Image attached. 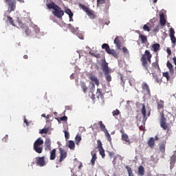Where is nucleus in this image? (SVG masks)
<instances>
[{
	"instance_id": "1",
	"label": "nucleus",
	"mask_w": 176,
	"mask_h": 176,
	"mask_svg": "<svg viewBox=\"0 0 176 176\" xmlns=\"http://www.w3.org/2000/svg\"><path fill=\"white\" fill-rule=\"evenodd\" d=\"M46 6L48 9H53L52 14L55 17L63 19V16H64V10H62L60 6H57L54 2L47 3Z\"/></svg>"
},
{
	"instance_id": "2",
	"label": "nucleus",
	"mask_w": 176,
	"mask_h": 176,
	"mask_svg": "<svg viewBox=\"0 0 176 176\" xmlns=\"http://www.w3.org/2000/svg\"><path fill=\"white\" fill-rule=\"evenodd\" d=\"M152 58V54H151V52L148 50H146L144 52V54L142 56L140 60L142 61V65L144 67V69L146 71H148V68L149 67L148 64H151L152 63L151 60Z\"/></svg>"
},
{
	"instance_id": "3",
	"label": "nucleus",
	"mask_w": 176,
	"mask_h": 176,
	"mask_svg": "<svg viewBox=\"0 0 176 176\" xmlns=\"http://www.w3.org/2000/svg\"><path fill=\"white\" fill-rule=\"evenodd\" d=\"M41 145H43V140L42 138H38L34 143L33 149L36 152V153H42L43 151V147L41 146Z\"/></svg>"
},
{
	"instance_id": "4",
	"label": "nucleus",
	"mask_w": 176,
	"mask_h": 176,
	"mask_svg": "<svg viewBox=\"0 0 176 176\" xmlns=\"http://www.w3.org/2000/svg\"><path fill=\"white\" fill-rule=\"evenodd\" d=\"M78 6L80 8H81V9H82L83 11L85 12V13H87V16H89L90 19H91L92 20H94V19H96V15L94 14V12L93 10H91L84 4L79 3Z\"/></svg>"
},
{
	"instance_id": "5",
	"label": "nucleus",
	"mask_w": 176,
	"mask_h": 176,
	"mask_svg": "<svg viewBox=\"0 0 176 176\" xmlns=\"http://www.w3.org/2000/svg\"><path fill=\"white\" fill-rule=\"evenodd\" d=\"M6 3H7L8 6V12L9 13H12V12H14L16 9V0H4Z\"/></svg>"
},
{
	"instance_id": "6",
	"label": "nucleus",
	"mask_w": 176,
	"mask_h": 176,
	"mask_svg": "<svg viewBox=\"0 0 176 176\" xmlns=\"http://www.w3.org/2000/svg\"><path fill=\"white\" fill-rule=\"evenodd\" d=\"M36 160L37 166H39L40 167H43L46 166V161H45V157H36Z\"/></svg>"
},
{
	"instance_id": "7",
	"label": "nucleus",
	"mask_w": 176,
	"mask_h": 176,
	"mask_svg": "<svg viewBox=\"0 0 176 176\" xmlns=\"http://www.w3.org/2000/svg\"><path fill=\"white\" fill-rule=\"evenodd\" d=\"M120 133L122 134L121 138L124 142L127 144H131V141H130V138H129V135L124 133V129H121Z\"/></svg>"
},
{
	"instance_id": "8",
	"label": "nucleus",
	"mask_w": 176,
	"mask_h": 176,
	"mask_svg": "<svg viewBox=\"0 0 176 176\" xmlns=\"http://www.w3.org/2000/svg\"><path fill=\"white\" fill-rule=\"evenodd\" d=\"M101 67L104 74L111 72V70L109 69V67H108V63H107V60H105V59L102 60Z\"/></svg>"
},
{
	"instance_id": "9",
	"label": "nucleus",
	"mask_w": 176,
	"mask_h": 176,
	"mask_svg": "<svg viewBox=\"0 0 176 176\" xmlns=\"http://www.w3.org/2000/svg\"><path fill=\"white\" fill-rule=\"evenodd\" d=\"M19 25L21 28L24 30V32L25 33L27 36H28V35H30V34H31V30H30V28H28V27L25 23L19 22Z\"/></svg>"
},
{
	"instance_id": "10",
	"label": "nucleus",
	"mask_w": 176,
	"mask_h": 176,
	"mask_svg": "<svg viewBox=\"0 0 176 176\" xmlns=\"http://www.w3.org/2000/svg\"><path fill=\"white\" fill-rule=\"evenodd\" d=\"M142 88L145 94L151 96V89H149V86H148V84H146V82H143L142 84Z\"/></svg>"
},
{
	"instance_id": "11",
	"label": "nucleus",
	"mask_w": 176,
	"mask_h": 176,
	"mask_svg": "<svg viewBox=\"0 0 176 176\" xmlns=\"http://www.w3.org/2000/svg\"><path fill=\"white\" fill-rule=\"evenodd\" d=\"M59 152H60V159H59V163H61L64 159L67 157V151L63 149L62 148H59Z\"/></svg>"
},
{
	"instance_id": "12",
	"label": "nucleus",
	"mask_w": 176,
	"mask_h": 176,
	"mask_svg": "<svg viewBox=\"0 0 176 176\" xmlns=\"http://www.w3.org/2000/svg\"><path fill=\"white\" fill-rule=\"evenodd\" d=\"M52 141L47 138L45 142V151H50L52 149Z\"/></svg>"
},
{
	"instance_id": "13",
	"label": "nucleus",
	"mask_w": 176,
	"mask_h": 176,
	"mask_svg": "<svg viewBox=\"0 0 176 176\" xmlns=\"http://www.w3.org/2000/svg\"><path fill=\"white\" fill-rule=\"evenodd\" d=\"M89 79H90V80H91V82H94L95 85H96V86H99L100 85V80H98V78H97V76H94V75H91L89 77Z\"/></svg>"
},
{
	"instance_id": "14",
	"label": "nucleus",
	"mask_w": 176,
	"mask_h": 176,
	"mask_svg": "<svg viewBox=\"0 0 176 176\" xmlns=\"http://www.w3.org/2000/svg\"><path fill=\"white\" fill-rule=\"evenodd\" d=\"M91 155L92 156V158L91 160V163L92 166H94V164H96V160H97V154L96 153V152L92 151L91 153Z\"/></svg>"
},
{
	"instance_id": "15",
	"label": "nucleus",
	"mask_w": 176,
	"mask_h": 176,
	"mask_svg": "<svg viewBox=\"0 0 176 176\" xmlns=\"http://www.w3.org/2000/svg\"><path fill=\"white\" fill-rule=\"evenodd\" d=\"M138 174L140 176H144L145 175V168H144L142 165H140L138 167Z\"/></svg>"
},
{
	"instance_id": "16",
	"label": "nucleus",
	"mask_w": 176,
	"mask_h": 176,
	"mask_svg": "<svg viewBox=\"0 0 176 176\" xmlns=\"http://www.w3.org/2000/svg\"><path fill=\"white\" fill-rule=\"evenodd\" d=\"M166 67L169 69V72L170 74H174V66H173V64L170 63V60H168L166 63Z\"/></svg>"
},
{
	"instance_id": "17",
	"label": "nucleus",
	"mask_w": 176,
	"mask_h": 176,
	"mask_svg": "<svg viewBox=\"0 0 176 176\" xmlns=\"http://www.w3.org/2000/svg\"><path fill=\"white\" fill-rule=\"evenodd\" d=\"M148 145L149 148L153 149V148H155V138H151L148 141Z\"/></svg>"
},
{
	"instance_id": "18",
	"label": "nucleus",
	"mask_w": 176,
	"mask_h": 176,
	"mask_svg": "<svg viewBox=\"0 0 176 176\" xmlns=\"http://www.w3.org/2000/svg\"><path fill=\"white\" fill-rule=\"evenodd\" d=\"M160 23L161 25H166V18L164 17V14H160Z\"/></svg>"
},
{
	"instance_id": "19",
	"label": "nucleus",
	"mask_w": 176,
	"mask_h": 176,
	"mask_svg": "<svg viewBox=\"0 0 176 176\" xmlns=\"http://www.w3.org/2000/svg\"><path fill=\"white\" fill-rule=\"evenodd\" d=\"M159 146H160V151L161 152V153H165V152H166V142H162V143H160Z\"/></svg>"
},
{
	"instance_id": "20",
	"label": "nucleus",
	"mask_w": 176,
	"mask_h": 176,
	"mask_svg": "<svg viewBox=\"0 0 176 176\" xmlns=\"http://www.w3.org/2000/svg\"><path fill=\"white\" fill-rule=\"evenodd\" d=\"M108 54H111L113 57L115 58H118L119 57V53H118L115 50H109Z\"/></svg>"
},
{
	"instance_id": "21",
	"label": "nucleus",
	"mask_w": 176,
	"mask_h": 176,
	"mask_svg": "<svg viewBox=\"0 0 176 176\" xmlns=\"http://www.w3.org/2000/svg\"><path fill=\"white\" fill-rule=\"evenodd\" d=\"M151 50L154 51L155 53H156V52H157L158 50H160V44H159V43L153 44V45L151 46Z\"/></svg>"
},
{
	"instance_id": "22",
	"label": "nucleus",
	"mask_w": 176,
	"mask_h": 176,
	"mask_svg": "<svg viewBox=\"0 0 176 176\" xmlns=\"http://www.w3.org/2000/svg\"><path fill=\"white\" fill-rule=\"evenodd\" d=\"M97 98H104V94L102 93V89H98L96 91Z\"/></svg>"
},
{
	"instance_id": "23",
	"label": "nucleus",
	"mask_w": 176,
	"mask_h": 176,
	"mask_svg": "<svg viewBox=\"0 0 176 176\" xmlns=\"http://www.w3.org/2000/svg\"><path fill=\"white\" fill-rule=\"evenodd\" d=\"M157 109H163L164 108V101L163 100H157Z\"/></svg>"
},
{
	"instance_id": "24",
	"label": "nucleus",
	"mask_w": 176,
	"mask_h": 176,
	"mask_svg": "<svg viewBox=\"0 0 176 176\" xmlns=\"http://www.w3.org/2000/svg\"><path fill=\"white\" fill-rule=\"evenodd\" d=\"M114 43L116 45L118 49L120 50L122 47V43H120V40H119V37H116L114 40Z\"/></svg>"
},
{
	"instance_id": "25",
	"label": "nucleus",
	"mask_w": 176,
	"mask_h": 176,
	"mask_svg": "<svg viewBox=\"0 0 176 176\" xmlns=\"http://www.w3.org/2000/svg\"><path fill=\"white\" fill-rule=\"evenodd\" d=\"M160 126L163 130H166V131H170V127H168V124L167 122H164L160 124Z\"/></svg>"
},
{
	"instance_id": "26",
	"label": "nucleus",
	"mask_w": 176,
	"mask_h": 176,
	"mask_svg": "<svg viewBox=\"0 0 176 176\" xmlns=\"http://www.w3.org/2000/svg\"><path fill=\"white\" fill-rule=\"evenodd\" d=\"M98 124L102 131H104V133H107V131H108V130H107V128L105 127V125L102 123V121H99Z\"/></svg>"
},
{
	"instance_id": "27",
	"label": "nucleus",
	"mask_w": 176,
	"mask_h": 176,
	"mask_svg": "<svg viewBox=\"0 0 176 176\" xmlns=\"http://www.w3.org/2000/svg\"><path fill=\"white\" fill-rule=\"evenodd\" d=\"M104 78L107 82H111L112 80V77L111 76V72L104 73Z\"/></svg>"
},
{
	"instance_id": "28",
	"label": "nucleus",
	"mask_w": 176,
	"mask_h": 176,
	"mask_svg": "<svg viewBox=\"0 0 176 176\" xmlns=\"http://www.w3.org/2000/svg\"><path fill=\"white\" fill-rule=\"evenodd\" d=\"M139 38L141 39L142 43H146V42H148V38L144 34H140Z\"/></svg>"
},
{
	"instance_id": "29",
	"label": "nucleus",
	"mask_w": 176,
	"mask_h": 176,
	"mask_svg": "<svg viewBox=\"0 0 176 176\" xmlns=\"http://www.w3.org/2000/svg\"><path fill=\"white\" fill-rule=\"evenodd\" d=\"M50 160H54L56 159V148L52 149L50 152Z\"/></svg>"
},
{
	"instance_id": "30",
	"label": "nucleus",
	"mask_w": 176,
	"mask_h": 176,
	"mask_svg": "<svg viewBox=\"0 0 176 176\" xmlns=\"http://www.w3.org/2000/svg\"><path fill=\"white\" fill-rule=\"evenodd\" d=\"M141 113L142 115L143 116L144 119H145V118H146V109H145V104H142Z\"/></svg>"
},
{
	"instance_id": "31",
	"label": "nucleus",
	"mask_w": 176,
	"mask_h": 176,
	"mask_svg": "<svg viewBox=\"0 0 176 176\" xmlns=\"http://www.w3.org/2000/svg\"><path fill=\"white\" fill-rule=\"evenodd\" d=\"M65 12L66 13V14H68L69 19H71L72 17H74V13L72 12L71 9L69 8L65 9Z\"/></svg>"
},
{
	"instance_id": "32",
	"label": "nucleus",
	"mask_w": 176,
	"mask_h": 176,
	"mask_svg": "<svg viewBox=\"0 0 176 176\" xmlns=\"http://www.w3.org/2000/svg\"><path fill=\"white\" fill-rule=\"evenodd\" d=\"M126 169L128 171V175L129 176H134V173H133V169L129 166H125Z\"/></svg>"
},
{
	"instance_id": "33",
	"label": "nucleus",
	"mask_w": 176,
	"mask_h": 176,
	"mask_svg": "<svg viewBox=\"0 0 176 176\" xmlns=\"http://www.w3.org/2000/svg\"><path fill=\"white\" fill-rule=\"evenodd\" d=\"M160 115H161V118H160V124H162L163 123H166V117H164V113H161Z\"/></svg>"
},
{
	"instance_id": "34",
	"label": "nucleus",
	"mask_w": 176,
	"mask_h": 176,
	"mask_svg": "<svg viewBox=\"0 0 176 176\" xmlns=\"http://www.w3.org/2000/svg\"><path fill=\"white\" fill-rule=\"evenodd\" d=\"M102 49H104V50L107 52V53H108L109 51L111 50V48H109V45H108L107 43L102 44Z\"/></svg>"
},
{
	"instance_id": "35",
	"label": "nucleus",
	"mask_w": 176,
	"mask_h": 176,
	"mask_svg": "<svg viewBox=\"0 0 176 176\" xmlns=\"http://www.w3.org/2000/svg\"><path fill=\"white\" fill-rule=\"evenodd\" d=\"M80 87L82 89L83 93H86L87 91V86H86V84L85 82H82L80 84Z\"/></svg>"
},
{
	"instance_id": "36",
	"label": "nucleus",
	"mask_w": 176,
	"mask_h": 176,
	"mask_svg": "<svg viewBox=\"0 0 176 176\" xmlns=\"http://www.w3.org/2000/svg\"><path fill=\"white\" fill-rule=\"evenodd\" d=\"M104 135L107 140L109 141V142H112V138H111V135L109 134V133H108V131L104 132Z\"/></svg>"
},
{
	"instance_id": "37",
	"label": "nucleus",
	"mask_w": 176,
	"mask_h": 176,
	"mask_svg": "<svg viewBox=\"0 0 176 176\" xmlns=\"http://www.w3.org/2000/svg\"><path fill=\"white\" fill-rule=\"evenodd\" d=\"M89 54H90L91 56H93L94 57H96V58H100V57H101L100 54H96L92 52L91 51L89 52Z\"/></svg>"
},
{
	"instance_id": "38",
	"label": "nucleus",
	"mask_w": 176,
	"mask_h": 176,
	"mask_svg": "<svg viewBox=\"0 0 176 176\" xmlns=\"http://www.w3.org/2000/svg\"><path fill=\"white\" fill-rule=\"evenodd\" d=\"M69 149H75V142L74 141L70 140L69 141Z\"/></svg>"
},
{
	"instance_id": "39",
	"label": "nucleus",
	"mask_w": 176,
	"mask_h": 176,
	"mask_svg": "<svg viewBox=\"0 0 176 176\" xmlns=\"http://www.w3.org/2000/svg\"><path fill=\"white\" fill-rule=\"evenodd\" d=\"M148 24H149V23H148L147 24H145L143 26V30H144V31H146L147 32H149L151 31V27H149V25H148Z\"/></svg>"
},
{
	"instance_id": "40",
	"label": "nucleus",
	"mask_w": 176,
	"mask_h": 176,
	"mask_svg": "<svg viewBox=\"0 0 176 176\" xmlns=\"http://www.w3.org/2000/svg\"><path fill=\"white\" fill-rule=\"evenodd\" d=\"M7 19H8V21L10 22V23L11 24V25H13L14 27L16 26V25L14 24V21H13V18L8 16Z\"/></svg>"
},
{
	"instance_id": "41",
	"label": "nucleus",
	"mask_w": 176,
	"mask_h": 176,
	"mask_svg": "<svg viewBox=\"0 0 176 176\" xmlns=\"http://www.w3.org/2000/svg\"><path fill=\"white\" fill-rule=\"evenodd\" d=\"M176 162V155L174 154L171 157H170V164H175Z\"/></svg>"
},
{
	"instance_id": "42",
	"label": "nucleus",
	"mask_w": 176,
	"mask_h": 176,
	"mask_svg": "<svg viewBox=\"0 0 176 176\" xmlns=\"http://www.w3.org/2000/svg\"><path fill=\"white\" fill-rule=\"evenodd\" d=\"M39 133L40 134H47L49 133V128L43 129Z\"/></svg>"
},
{
	"instance_id": "43",
	"label": "nucleus",
	"mask_w": 176,
	"mask_h": 176,
	"mask_svg": "<svg viewBox=\"0 0 176 176\" xmlns=\"http://www.w3.org/2000/svg\"><path fill=\"white\" fill-rule=\"evenodd\" d=\"M99 153L102 159H104V157H105V150H104V148H100L99 149Z\"/></svg>"
},
{
	"instance_id": "44",
	"label": "nucleus",
	"mask_w": 176,
	"mask_h": 176,
	"mask_svg": "<svg viewBox=\"0 0 176 176\" xmlns=\"http://www.w3.org/2000/svg\"><path fill=\"white\" fill-rule=\"evenodd\" d=\"M153 67L154 68H157V69H160V67H159V61L156 60L155 62L152 63Z\"/></svg>"
},
{
	"instance_id": "45",
	"label": "nucleus",
	"mask_w": 176,
	"mask_h": 176,
	"mask_svg": "<svg viewBox=\"0 0 176 176\" xmlns=\"http://www.w3.org/2000/svg\"><path fill=\"white\" fill-rule=\"evenodd\" d=\"M162 75L164 78L167 79V80H170V74H168V72H164Z\"/></svg>"
},
{
	"instance_id": "46",
	"label": "nucleus",
	"mask_w": 176,
	"mask_h": 176,
	"mask_svg": "<svg viewBox=\"0 0 176 176\" xmlns=\"http://www.w3.org/2000/svg\"><path fill=\"white\" fill-rule=\"evenodd\" d=\"M98 143V149H103L104 148H102V143L101 142V140H98L97 141Z\"/></svg>"
},
{
	"instance_id": "47",
	"label": "nucleus",
	"mask_w": 176,
	"mask_h": 176,
	"mask_svg": "<svg viewBox=\"0 0 176 176\" xmlns=\"http://www.w3.org/2000/svg\"><path fill=\"white\" fill-rule=\"evenodd\" d=\"M120 113V111L118 109H116L112 112L113 116H118Z\"/></svg>"
},
{
	"instance_id": "48",
	"label": "nucleus",
	"mask_w": 176,
	"mask_h": 176,
	"mask_svg": "<svg viewBox=\"0 0 176 176\" xmlns=\"http://www.w3.org/2000/svg\"><path fill=\"white\" fill-rule=\"evenodd\" d=\"M105 3V0H97V6H100V5H104Z\"/></svg>"
},
{
	"instance_id": "49",
	"label": "nucleus",
	"mask_w": 176,
	"mask_h": 176,
	"mask_svg": "<svg viewBox=\"0 0 176 176\" xmlns=\"http://www.w3.org/2000/svg\"><path fill=\"white\" fill-rule=\"evenodd\" d=\"M63 133H65V138L66 140H69V132L64 131Z\"/></svg>"
},
{
	"instance_id": "50",
	"label": "nucleus",
	"mask_w": 176,
	"mask_h": 176,
	"mask_svg": "<svg viewBox=\"0 0 176 176\" xmlns=\"http://www.w3.org/2000/svg\"><path fill=\"white\" fill-rule=\"evenodd\" d=\"M170 39H171L172 43H173V45H175V43H176L175 36H170Z\"/></svg>"
},
{
	"instance_id": "51",
	"label": "nucleus",
	"mask_w": 176,
	"mask_h": 176,
	"mask_svg": "<svg viewBox=\"0 0 176 176\" xmlns=\"http://www.w3.org/2000/svg\"><path fill=\"white\" fill-rule=\"evenodd\" d=\"M82 141V138L79 135L76 136V142L79 143Z\"/></svg>"
},
{
	"instance_id": "52",
	"label": "nucleus",
	"mask_w": 176,
	"mask_h": 176,
	"mask_svg": "<svg viewBox=\"0 0 176 176\" xmlns=\"http://www.w3.org/2000/svg\"><path fill=\"white\" fill-rule=\"evenodd\" d=\"M175 34V32L174 31V29L173 28H170V36H174V34Z\"/></svg>"
},
{
	"instance_id": "53",
	"label": "nucleus",
	"mask_w": 176,
	"mask_h": 176,
	"mask_svg": "<svg viewBox=\"0 0 176 176\" xmlns=\"http://www.w3.org/2000/svg\"><path fill=\"white\" fill-rule=\"evenodd\" d=\"M68 120V118L67 116L60 117L59 118V120H61L62 122H67Z\"/></svg>"
},
{
	"instance_id": "54",
	"label": "nucleus",
	"mask_w": 176,
	"mask_h": 176,
	"mask_svg": "<svg viewBox=\"0 0 176 176\" xmlns=\"http://www.w3.org/2000/svg\"><path fill=\"white\" fill-rule=\"evenodd\" d=\"M8 136L6 135L4 138H3L2 141L3 142H8Z\"/></svg>"
},
{
	"instance_id": "55",
	"label": "nucleus",
	"mask_w": 176,
	"mask_h": 176,
	"mask_svg": "<svg viewBox=\"0 0 176 176\" xmlns=\"http://www.w3.org/2000/svg\"><path fill=\"white\" fill-rule=\"evenodd\" d=\"M122 51L124 53H129V50H127V48L126 47H124L122 48Z\"/></svg>"
},
{
	"instance_id": "56",
	"label": "nucleus",
	"mask_w": 176,
	"mask_h": 176,
	"mask_svg": "<svg viewBox=\"0 0 176 176\" xmlns=\"http://www.w3.org/2000/svg\"><path fill=\"white\" fill-rule=\"evenodd\" d=\"M153 32H159V26H156Z\"/></svg>"
},
{
	"instance_id": "57",
	"label": "nucleus",
	"mask_w": 176,
	"mask_h": 176,
	"mask_svg": "<svg viewBox=\"0 0 176 176\" xmlns=\"http://www.w3.org/2000/svg\"><path fill=\"white\" fill-rule=\"evenodd\" d=\"M166 52H167L168 56H171V50L170 48H167Z\"/></svg>"
},
{
	"instance_id": "58",
	"label": "nucleus",
	"mask_w": 176,
	"mask_h": 176,
	"mask_svg": "<svg viewBox=\"0 0 176 176\" xmlns=\"http://www.w3.org/2000/svg\"><path fill=\"white\" fill-rule=\"evenodd\" d=\"M24 123H25L26 126H30V122H28V120H27L25 118H24Z\"/></svg>"
},
{
	"instance_id": "59",
	"label": "nucleus",
	"mask_w": 176,
	"mask_h": 176,
	"mask_svg": "<svg viewBox=\"0 0 176 176\" xmlns=\"http://www.w3.org/2000/svg\"><path fill=\"white\" fill-rule=\"evenodd\" d=\"M90 85H91V86H92V89H95L96 88V85H94V82H90Z\"/></svg>"
},
{
	"instance_id": "60",
	"label": "nucleus",
	"mask_w": 176,
	"mask_h": 176,
	"mask_svg": "<svg viewBox=\"0 0 176 176\" xmlns=\"http://www.w3.org/2000/svg\"><path fill=\"white\" fill-rule=\"evenodd\" d=\"M155 141H159V137L157 135L155 136Z\"/></svg>"
},
{
	"instance_id": "61",
	"label": "nucleus",
	"mask_w": 176,
	"mask_h": 176,
	"mask_svg": "<svg viewBox=\"0 0 176 176\" xmlns=\"http://www.w3.org/2000/svg\"><path fill=\"white\" fill-rule=\"evenodd\" d=\"M23 58H25V60H27L28 58V55H24Z\"/></svg>"
},
{
	"instance_id": "62",
	"label": "nucleus",
	"mask_w": 176,
	"mask_h": 176,
	"mask_svg": "<svg viewBox=\"0 0 176 176\" xmlns=\"http://www.w3.org/2000/svg\"><path fill=\"white\" fill-rule=\"evenodd\" d=\"M81 167H83V164H82V163H80L79 166H78L79 170H80Z\"/></svg>"
},
{
	"instance_id": "63",
	"label": "nucleus",
	"mask_w": 176,
	"mask_h": 176,
	"mask_svg": "<svg viewBox=\"0 0 176 176\" xmlns=\"http://www.w3.org/2000/svg\"><path fill=\"white\" fill-rule=\"evenodd\" d=\"M41 116H42L43 118H46V114L43 113V114L41 115Z\"/></svg>"
},
{
	"instance_id": "64",
	"label": "nucleus",
	"mask_w": 176,
	"mask_h": 176,
	"mask_svg": "<svg viewBox=\"0 0 176 176\" xmlns=\"http://www.w3.org/2000/svg\"><path fill=\"white\" fill-rule=\"evenodd\" d=\"M120 79H121L122 82H123V76H120Z\"/></svg>"
}]
</instances>
